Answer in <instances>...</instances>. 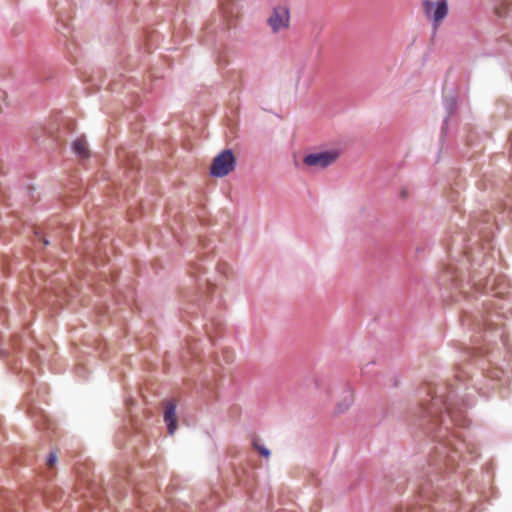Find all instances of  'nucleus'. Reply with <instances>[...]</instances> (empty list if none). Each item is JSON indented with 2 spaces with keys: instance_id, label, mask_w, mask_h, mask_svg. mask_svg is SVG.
Returning <instances> with one entry per match:
<instances>
[{
  "instance_id": "nucleus-3",
  "label": "nucleus",
  "mask_w": 512,
  "mask_h": 512,
  "mask_svg": "<svg viewBox=\"0 0 512 512\" xmlns=\"http://www.w3.org/2000/svg\"><path fill=\"white\" fill-rule=\"evenodd\" d=\"M267 24L273 33L288 29L290 25L289 9L286 6L274 7L267 19Z\"/></svg>"
},
{
  "instance_id": "nucleus-2",
  "label": "nucleus",
  "mask_w": 512,
  "mask_h": 512,
  "mask_svg": "<svg viewBox=\"0 0 512 512\" xmlns=\"http://www.w3.org/2000/svg\"><path fill=\"white\" fill-rule=\"evenodd\" d=\"M236 159L233 152L229 149L222 151L217 155L210 167V173L214 177H224L234 170Z\"/></svg>"
},
{
  "instance_id": "nucleus-10",
  "label": "nucleus",
  "mask_w": 512,
  "mask_h": 512,
  "mask_svg": "<svg viewBox=\"0 0 512 512\" xmlns=\"http://www.w3.org/2000/svg\"><path fill=\"white\" fill-rule=\"evenodd\" d=\"M35 236L38 239L39 242L43 244V246H47L53 243V234L45 233L41 231L40 229L35 230Z\"/></svg>"
},
{
  "instance_id": "nucleus-13",
  "label": "nucleus",
  "mask_w": 512,
  "mask_h": 512,
  "mask_svg": "<svg viewBox=\"0 0 512 512\" xmlns=\"http://www.w3.org/2000/svg\"><path fill=\"white\" fill-rule=\"evenodd\" d=\"M253 445L261 456H263L265 458H268L270 456V451L266 447L260 445L257 442H254Z\"/></svg>"
},
{
  "instance_id": "nucleus-11",
  "label": "nucleus",
  "mask_w": 512,
  "mask_h": 512,
  "mask_svg": "<svg viewBox=\"0 0 512 512\" xmlns=\"http://www.w3.org/2000/svg\"><path fill=\"white\" fill-rule=\"evenodd\" d=\"M66 33H67L66 37L64 35H61V37L63 38V42H64L65 49H66L67 53L71 56L70 61H73L74 52L77 49V45L75 44L74 41L69 40V35L71 32L66 31Z\"/></svg>"
},
{
  "instance_id": "nucleus-19",
  "label": "nucleus",
  "mask_w": 512,
  "mask_h": 512,
  "mask_svg": "<svg viewBox=\"0 0 512 512\" xmlns=\"http://www.w3.org/2000/svg\"><path fill=\"white\" fill-rule=\"evenodd\" d=\"M124 404L128 405V398H124Z\"/></svg>"
},
{
  "instance_id": "nucleus-18",
  "label": "nucleus",
  "mask_w": 512,
  "mask_h": 512,
  "mask_svg": "<svg viewBox=\"0 0 512 512\" xmlns=\"http://www.w3.org/2000/svg\"><path fill=\"white\" fill-rule=\"evenodd\" d=\"M453 451L456 453V452H458V451H459V448H458V447H456V446H454V447H453Z\"/></svg>"
},
{
  "instance_id": "nucleus-12",
  "label": "nucleus",
  "mask_w": 512,
  "mask_h": 512,
  "mask_svg": "<svg viewBox=\"0 0 512 512\" xmlns=\"http://www.w3.org/2000/svg\"><path fill=\"white\" fill-rule=\"evenodd\" d=\"M115 442H116V445L119 447V448H124L125 447V443H126V432L125 430H121L119 432H117L116 436H115Z\"/></svg>"
},
{
  "instance_id": "nucleus-8",
  "label": "nucleus",
  "mask_w": 512,
  "mask_h": 512,
  "mask_svg": "<svg viewBox=\"0 0 512 512\" xmlns=\"http://www.w3.org/2000/svg\"><path fill=\"white\" fill-rule=\"evenodd\" d=\"M40 132L43 133L42 136H39L35 133L32 134L34 141L45 150L54 149L56 147V140L51 135H46V132L41 128Z\"/></svg>"
},
{
  "instance_id": "nucleus-20",
  "label": "nucleus",
  "mask_w": 512,
  "mask_h": 512,
  "mask_svg": "<svg viewBox=\"0 0 512 512\" xmlns=\"http://www.w3.org/2000/svg\"><path fill=\"white\" fill-rule=\"evenodd\" d=\"M118 375H119V376H123V377H124V375H123V373H122V372H118Z\"/></svg>"
},
{
  "instance_id": "nucleus-14",
  "label": "nucleus",
  "mask_w": 512,
  "mask_h": 512,
  "mask_svg": "<svg viewBox=\"0 0 512 512\" xmlns=\"http://www.w3.org/2000/svg\"><path fill=\"white\" fill-rule=\"evenodd\" d=\"M57 462V455L55 452H50L46 459V464L49 468H52Z\"/></svg>"
},
{
  "instance_id": "nucleus-17",
  "label": "nucleus",
  "mask_w": 512,
  "mask_h": 512,
  "mask_svg": "<svg viewBox=\"0 0 512 512\" xmlns=\"http://www.w3.org/2000/svg\"><path fill=\"white\" fill-rule=\"evenodd\" d=\"M118 0H109V5H116Z\"/></svg>"
},
{
  "instance_id": "nucleus-7",
  "label": "nucleus",
  "mask_w": 512,
  "mask_h": 512,
  "mask_svg": "<svg viewBox=\"0 0 512 512\" xmlns=\"http://www.w3.org/2000/svg\"><path fill=\"white\" fill-rule=\"evenodd\" d=\"M72 151L81 159H88L90 157V150L84 136L78 137L73 141Z\"/></svg>"
},
{
  "instance_id": "nucleus-5",
  "label": "nucleus",
  "mask_w": 512,
  "mask_h": 512,
  "mask_svg": "<svg viewBox=\"0 0 512 512\" xmlns=\"http://www.w3.org/2000/svg\"><path fill=\"white\" fill-rule=\"evenodd\" d=\"M424 10L429 18H431L435 24L441 22L448 13V6L446 0H439L432 2L429 0L424 1Z\"/></svg>"
},
{
  "instance_id": "nucleus-9",
  "label": "nucleus",
  "mask_w": 512,
  "mask_h": 512,
  "mask_svg": "<svg viewBox=\"0 0 512 512\" xmlns=\"http://www.w3.org/2000/svg\"><path fill=\"white\" fill-rule=\"evenodd\" d=\"M126 86V78L124 73H119L118 75H114L113 78L109 81L108 87L112 92L120 93L124 90Z\"/></svg>"
},
{
  "instance_id": "nucleus-1",
  "label": "nucleus",
  "mask_w": 512,
  "mask_h": 512,
  "mask_svg": "<svg viewBox=\"0 0 512 512\" xmlns=\"http://www.w3.org/2000/svg\"><path fill=\"white\" fill-rule=\"evenodd\" d=\"M49 5L57 18V31L60 35L67 36V32H71L69 24L70 16V3L68 0H50Z\"/></svg>"
},
{
  "instance_id": "nucleus-15",
  "label": "nucleus",
  "mask_w": 512,
  "mask_h": 512,
  "mask_svg": "<svg viewBox=\"0 0 512 512\" xmlns=\"http://www.w3.org/2000/svg\"><path fill=\"white\" fill-rule=\"evenodd\" d=\"M445 407H446V412L447 414L449 415V417L451 418V420L455 423H459V420L457 419V416L455 415V413L451 410L450 406L445 403Z\"/></svg>"
},
{
  "instance_id": "nucleus-6",
  "label": "nucleus",
  "mask_w": 512,
  "mask_h": 512,
  "mask_svg": "<svg viewBox=\"0 0 512 512\" xmlns=\"http://www.w3.org/2000/svg\"><path fill=\"white\" fill-rule=\"evenodd\" d=\"M164 421L170 435H173L177 429L176 403L174 400H168L164 403Z\"/></svg>"
},
{
  "instance_id": "nucleus-4",
  "label": "nucleus",
  "mask_w": 512,
  "mask_h": 512,
  "mask_svg": "<svg viewBox=\"0 0 512 512\" xmlns=\"http://www.w3.org/2000/svg\"><path fill=\"white\" fill-rule=\"evenodd\" d=\"M338 157L339 154L336 151H322L306 155L303 162L309 167L326 168L333 164Z\"/></svg>"
},
{
  "instance_id": "nucleus-16",
  "label": "nucleus",
  "mask_w": 512,
  "mask_h": 512,
  "mask_svg": "<svg viewBox=\"0 0 512 512\" xmlns=\"http://www.w3.org/2000/svg\"><path fill=\"white\" fill-rule=\"evenodd\" d=\"M438 402H439L438 399H436V398L433 399V403L431 404V406H430V408L428 410V413L430 415H433L435 413L434 408L438 405Z\"/></svg>"
}]
</instances>
